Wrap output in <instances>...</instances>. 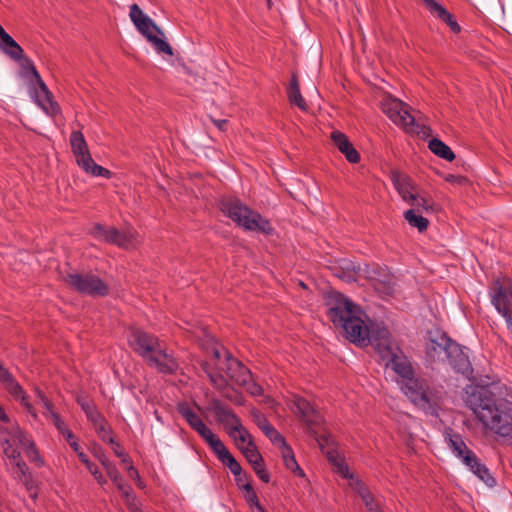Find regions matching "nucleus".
<instances>
[{
    "mask_svg": "<svg viewBox=\"0 0 512 512\" xmlns=\"http://www.w3.org/2000/svg\"><path fill=\"white\" fill-rule=\"evenodd\" d=\"M178 411L189 425L196 430L211 446L220 447V439L203 423L201 418L193 411V409L186 403L178 405Z\"/></svg>",
    "mask_w": 512,
    "mask_h": 512,
    "instance_id": "obj_18",
    "label": "nucleus"
},
{
    "mask_svg": "<svg viewBox=\"0 0 512 512\" xmlns=\"http://www.w3.org/2000/svg\"><path fill=\"white\" fill-rule=\"evenodd\" d=\"M422 2L432 15L446 22L452 31H460V26L453 19V16L442 5L437 3L435 0H422Z\"/></svg>",
    "mask_w": 512,
    "mask_h": 512,
    "instance_id": "obj_26",
    "label": "nucleus"
},
{
    "mask_svg": "<svg viewBox=\"0 0 512 512\" xmlns=\"http://www.w3.org/2000/svg\"><path fill=\"white\" fill-rule=\"evenodd\" d=\"M26 434L17 424L4 425L0 423V445L3 449V454L7 458H16L19 455V450L13 447V443L18 445L21 443L22 438H25Z\"/></svg>",
    "mask_w": 512,
    "mask_h": 512,
    "instance_id": "obj_17",
    "label": "nucleus"
},
{
    "mask_svg": "<svg viewBox=\"0 0 512 512\" xmlns=\"http://www.w3.org/2000/svg\"><path fill=\"white\" fill-rule=\"evenodd\" d=\"M200 333L203 334V336H205L207 338H210V334H209V332L207 331L206 328H201L200 329Z\"/></svg>",
    "mask_w": 512,
    "mask_h": 512,
    "instance_id": "obj_59",
    "label": "nucleus"
},
{
    "mask_svg": "<svg viewBox=\"0 0 512 512\" xmlns=\"http://www.w3.org/2000/svg\"><path fill=\"white\" fill-rule=\"evenodd\" d=\"M356 273L363 274L367 279L373 282L374 289L383 295L390 296L395 292V278L386 270L380 267H368L363 269L353 266Z\"/></svg>",
    "mask_w": 512,
    "mask_h": 512,
    "instance_id": "obj_15",
    "label": "nucleus"
},
{
    "mask_svg": "<svg viewBox=\"0 0 512 512\" xmlns=\"http://www.w3.org/2000/svg\"><path fill=\"white\" fill-rule=\"evenodd\" d=\"M383 112L398 126L408 132H415L414 117L409 113L408 107L399 99L391 95H385L381 101Z\"/></svg>",
    "mask_w": 512,
    "mask_h": 512,
    "instance_id": "obj_13",
    "label": "nucleus"
},
{
    "mask_svg": "<svg viewBox=\"0 0 512 512\" xmlns=\"http://www.w3.org/2000/svg\"><path fill=\"white\" fill-rule=\"evenodd\" d=\"M0 423L7 425L10 424V419L8 415L5 413L4 409L0 406Z\"/></svg>",
    "mask_w": 512,
    "mask_h": 512,
    "instance_id": "obj_48",
    "label": "nucleus"
},
{
    "mask_svg": "<svg viewBox=\"0 0 512 512\" xmlns=\"http://www.w3.org/2000/svg\"><path fill=\"white\" fill-rule=\"evenodd\" d=\"M90 473L94 476L95 479H97L99 476H101L102 474L99 472L97 466L90 471Z\"/></svg>",
    "mask_w": 512,
    "mask_h": 512,
    "instance_id": "obj_57",
    "label": "nucleus"
},
{
    "mask_svg": "<svg viewBox=\"0 0 512 512\" xmlns=\"http://www.w3.org/2000/svg\"><path fill=\"white\" fill-rule=\"evenodd\" d=\"M86 415L88 419L94 424V426H97L98 424L104 421L101 414L95 408L89 410V412H87Z\"/></svg>",
    "mask_w": 512,
    "mask_h": 512,
    "instance_id": "obj_43",
    "label": "nucleus"
},
{
    "mask_svg": "<svg viewBox=\"0 0 512 512\" xmlns=\"http://www.w3.org/2000/svg\"><path fill=\"white\" fill-rule=\"evenodd\" d=\"M119 492L121 493L128 509L130 511H136L137 500L136 497L131 494L129 487L124 483L123 479H119V482H115Z\"/></svg>",
    "mask_w": 512,
    "mask_h": 512,
    "instance_id": "obj_38",
    "label": "nucleus"
},
{
    "mask_svg": "<svg viewBox=\"0 0 512 512\" xmlns=\"http://www.w3.org/2000/svg\"><path fill=\"white\" fill-rule=\"evenodd\" d=\"M233 362L239 361L228 355L225 362L217 365L216 371L206 370L210 381L216 388H226L228 379L237 384V377L239 376L240 371L232 367Z\"/></svg>",
    "mask_w": 512,
    "mask_h": 512,
    "instance_id": "obj_19",
    "label": "nucleus"
},
{
    "mask_svg": "<svg viewBox=\"0 0 512 512\" xmlns=\"http://www.w3.org/2000/svg\"><path fill=\"white\" fill-rule=\"evenodd\" d=\"M296 413L299 415L301 420L312 429L313 426L317 425L320 420V416L314 406L309 401L302 397H297L294 401Z\"/></svg>",
    "mask_w": 512,
    "mask_h": 512,
    "instance_id": "obj_23",
    "label": "nucleus"
},
{
    "mask_svg": "<svg viewBox=\"0 0 512 512\" xmlns=\"http://www.w3.org/2000/svg\"><path fill=\"white\" fill-rule=\"evenodd\" d=\"M131 512H141V510H140V508H139L138 504L136 505V511H131Z\"/></svg>",
    "mask_w": 512,
    "mask_h": 512,
    "instance_id": "obj_63",
    "label": "nucleus"
},
{
    "mask_svg": "<svg viewBox=\"0 0 512 512\" xmlns=\"http://www.w3.org/2000/svg\"><path fill=\"white\" fill-rule=\"evenodd\" d=\"M221 210L245 230L271 234L272 227L259 213L251 210L240 200L226 198L221 201Z\"/></svg>",
    "mask_w": 512,
    "mask_h": 512,
    "instance_id": "obj_5",
    "label": "nucleus"
},
{
    "mask_svg": "<svg viewBox=\"0 0 512 512\" xmlns=\"http://www.w3.org/2000/svg\"><path fill=\"white\" fill-rule=\"evenodd\" d=\"M252 467L255 471V473L259 476V478L264 482H269V474L265 471V469L262 466V462H257V464H252Z\"/></svg>",
    "mask_w": 512,
    "mask_h": 512,
    "instance_id": "obj_40",
    "label": "nucleus"
},
{
    "mask_svg": "<svg viewBox=\"0 0 512 512\" xmlns=\"http://www.w3.org/2000/svg\"><path fill=\"white\" fill-rule=\"evenodd\" d=\"M211 120L219 130H221V131L226 130V126L228 124L227 119H215V118L211 117Z\"/></svg>",
    "mask_w": 512,
    "mask_h": 512,
    "instance_id": "obj_47",
    "label": "nucleus"
},
{
    "mask_svg": "<svg viewBox=\"0 0 512 512\" xmlns=\"http://www.w3.org/2000/svg\"><path fill=\"white\" fill-rule=\"evenodd\" d=\"M0 49L13 60H19L23 56L21 46L0 25Z\"/></svg>",
    "mask_w": 512,
    "mask_h": 512,
    "instance_id": "obj_28",
    "label": "nucleus"
},
{
    "mask_svg": "<svg viewBox=\"0 0 512 512\" xmlns=\"http://www.w3.org/2000/svg\"><path fill=\"white\" fill-rule=\"evenodd\" d=\"M391 181L402 200L411 207H417L418 211L422 207L425 213H432L436 210L434 202L419 191L418 186L409 175L394 170L391 172Z\"/></svg>",
    "mask_w": 512,
    "mask_h": 512,
    "instance_id": "obj_7",
    "label": "nucleus"
},
{
    "mask_svg": "<svg viewBox=\"0 0 512 512\" xmlns=\"http://www.w3.org/2000/svg\"><path fill=\"white\" fill-rule=\"evenodd\" d=\"M25 453L27 458L35 463L38 467H42L44 465L43 459L40 457L38 450L36 449L35 443L28 438L26 435L25 438H22L21 443L19 444Z\"/></svg>",
    "mask_w": 512,
    "mask_h": 512,
    "instance_id": "obj_35",
    "label": "nucleus"
},
{
    "mask_svg": "<svg viewBox=\"0 0 512 512\" xmlns=\"http://www.w3.org/2000/svg\"><path fill=\"white\" fill-rule=\"evenodd\" d=\"M0 382L5 389L17 400H19L25 407L26 411L32 415L34 419L37 418V414L33 406L27 401L25 393L16 381L14 376L0 364Z\"/></svg>",
    "mask_w": 512,
    "mask_h": 512,
    "instance_id": "obj_21",
    "label": "nucleus"
},
{
    "mask_svg": "<svg viewBox=\"0 0 512 512\" xmlns=\"http://www.w3.org/2000/svg\"><path fill=\"white\" fill-rule=\"evenodd\" d=\"M30 71L35 79L36 84L38 85V88H35L34 90L36 103L46 114L51 116L57 114L59 111V106L56 102L53 101L51 92L41 79L33 64H30Z\"/></svg>",
    "mask_w": 512,
    "mask_h": 512,
    "instance_id": "obj_20",
    "label": "nucleus"
},
{
    "mask_svg": "<svg viewBox=\"0 0 512 512\" xmlns=\"http://www.w3.org/2000/svg\"><path fill=\"white\" fill-rule=\"evenodd\" d=\"M12 465L16 468V478L22 481L28 490L32 489V481L30 475H28V467L26 463L21 459V454L16 458H8Z\"/></svg>",
    "mask_w": 512,
    "mask_h": 512,
    "instance_id": "obj_34",
    "label": "nucleus"
},
{
    "mask_svg": "<svg viewBox=\"0 0 512 512\" xmlns=\"http://www.w3.org/2000/svg\"><path fill=\"white\" fill-rule=\"evenodd\" d=\"M63 435L66 437V439L69 443L74 441V435L69 429Z\"/></svg>",
    "mask_w": 512,
    "mask_h": 512,
    "instance_id": "obj_54",
    "label": "nucleus"
},
{
    "mask_svg": "<svg viewBox=\"0 0 512 512\" xmlns=\"http://www.w3.org/2000/svg\"><path fill=\"white\" fill-rule=\"evenodd\" d=\"M429 148L435 155L447 161H452L455 159V154L450 149V147L439 139H432L429 142Z\"/></svg>",
    "mask_w": 512,
    "mask_h": 512,
    "instance_id": "obj_36",
    "label": "nucleus"
},
{
    "mask_svg": "<svg viewBox=\"0 0 512 512\" xmlns=\"http://www.w3.org/2000/svg\"><path fill=\"white\" fill-rule=\"evenodd\" d=\"M64 281L73 290L92 297L108 295V284L93 273H79L72 271L63 277Z\"/></svg>",
    "mask_w": 512,
    "mask_h": 512,
    "instance_id": "obj_9",
    "label": "nucleus"
},
{
    "mask_svg": "<svg viewBox=\"0 0 512 512\" xmlns=\"http://www.w3.org/2000/svg\"><path fill=\"white\" fill-rule=\"evenodd\" d=\"M37 397L45 409L44 415L46 417L51 418L53 424L61 434H65L68 428L66 427L64 421L60 418V416L53 410L52 403L41 391H37Z\"/></svg>",
    "mask_w": 512,
    "mask_h": 512,
    "instance_id": "obj_30",
    "label": "nucleus"
},
{
    "mask_svg": "<svg viewBox=\"0 0 512 512\" xmlns=\"http://www.w3.org/2000/svg\"><path fill=\"white\" fill-rule=\"evenodd\" d=\"M103 441H109L110 443H114L113 438L109 435V430L106 433H102L99 435Z\"/></svg>",
    "mask_w": 512,
    "mask_h": 512,
    "instance_id": "obj_52",
    "label": "nucleus"
},
{
    "mask_svg": "<svg viewBox=\"0 0 512 512\" xmlns=\"http://www.w3.org/2000/svg\"><path fill=\"white\" fill-rule=\"evenodd\" d=\"M454 343L455 341L441 331L431 332L426 343L427 357L433 362H444L450 352V347Z\"/></svg>",
    "mask_w": 512,
    "mask_h": 512,
    "instance_id": "obj_16",
    "label": "nucleus"
},
{
    "mask_svg": "<svg viewBox=\"0 0 512 512\" xmlns=\"http://www.w3.org/2000/svg\"><path fill=\"white\" fill-rule=\"evenodd\" d=\"M123 463L128 464V466L131 464L129 462V457L124 454V456H121Z\"/></svg>",
    "mask_w": 512,
    "mask_h": 512,
    "instance_id": "obj_60",
    "label": "nucleus"
},
{
    "mask_svg": "<svg viewBox=\"0 0 512 512\" xmlns=\"http://www.w3.org/2000/svg\"><path fill=\"white\" fill-rule=\"evenodd\" d=\"M77 401L85 414L94 408V404L87 397L79 396Z\"/></svg>",
    "mask_w": 512,
    "mask_h": 512,
    "instance_id": "obj_45",
    "label": "nucleus"
},
{
    "mask_svg": "<svg viewBox=\"0 0 512 512\" xmlns=\"http://www.w3.org/2000/svg\"><path fill=\"white\" fill-rule=\"evenodd\" d=\"M209 410L214 413L218 422L224 425L230 437L234 439L236 445L251 465L262 462V456L252 442L251 435L242 426L240 419L232 409L222 404L219 400H212Z\"/></svg>",
    "mask_w": 512,
    "mask_h": 512,
    "instance_id": "obj_4",
    "label": "nucleus"
},
{
    "mask_svg": "<svg viewBox=\"0 0 512 512\" xmlns=\"http://www.w3.org/2000/svg\"><path fill=\"white\" fill-rule=\"evenodd\" d=\"M328 459L334 466L335 471L344 478L350 479V487L361 497L369 512H380V506L367 487L358 479H355L349 472L348 466L336 455L327 452Z\"/></svg>",
    "mask_w": 512,
    "mask_h": 512,
    "instance_id": "obj_12",
    "label": "nucleus"
},
{
    "mask_svg": "<svg viewBox=\"0 0 512 512\" xmlns=\"http://www.w3.org/2000/svg\"><path fill=\"white\" fill-rule=\"evenodd\" d=\"M484 428L501 437H512V416L507 412L506 403L486 388H478L466 401Z\"/></svg>",
    "mask_w": 512,
    "mask_h": 512,
    "instance_id": "obj_2",
    "label": "nucleus"
},
{
    "mask_svg": "<svg viewBox=\"0 0 512 512\" xmlns=\"http://www.w3.org/2000/svg\"><path fill=\"white\" fill-rule=\"evenodd\" d=\"M255 424L263 431V433L275 444L284 445L282 435L269 423L266 417L258 412L253 413Z\"/></svg>",
    "mask_w": 512,
    "mask_h": 512,
    "instance_id": "obj_29",
    "label": "nucleus"
},
{
    "mask_svg": "<svg viewBox=\"0 0 512 512\" xmlns=\"http://www.w3.org/2000/svg\"><path fill=\"white\" fill-rule=\"evenodd\" d=\"M452 368L467 377L473 372L469 357L464 349L456 342L450 347V352L446 358Z\"/></svg>",
    "mask_w": 512,
    "mask_h": 512,
    "instance_id": "obj_22",
    "label": "nucleus"
},
{
    "mask_svg": "<svg viewBox=\"0 0 512 512\" xmlns=\"http://www.w3.org/2000/svg\"><path fill=\"white\" fill-rule=\"evenodd\" d=\"M448 444L457 457L461 458L466 466L487 486L493 487L495 479L490 475L485 465L480 463L477 456L467 448L466 444L458 434L448 436Z\"/></svg>",
    "mask_w": 512,
    "mask_h": 512,
    "instance_id": "obj_8",
    "label": "nucleus"
},
{
    "mask_svg": "<svg viewBox=\"0 0 512 512\" xmlns=\"http://www.w3.org/2000/svg\"><path fill=\"white\" fill-rule=\"evenodd\" d=\"M423 212L425 211L422 207H420L419 211L417 210V207H411L404 213L405 220L411 227L417 228L419 232L425 231L429 226L428 219L421 215Z\"/></svg>",
    "mask_w": 512,
    "mask_h": 512,
    "instance_id": "obj_32",
    "label": "nucleus"
},
{
    "mask_svg": "<svg viewBox=\"0 0 512 512\" xmlns=\"http://www.w3.org/2000/svg\"><path fill=\"white\" fill-rule=\"evenodd\" d=\"M252 467L255 471V473L259 476V478L264 482H269V474L265 471V469L262 466V462H257V464H252Z\"/></svg>",
    "mask_w": 512,
    "mask_h": 512,
    "instance_id": "obj_42",
    "label": "nucleus"
},
{
    "mask_svg": "<svg viewBox=\"0 0 512 512\" xmlns=\"http://www.w3.org/2000/svg\"><path fill=\"white\" fill-rule=\"evenodd\" d=\"M287 96L291 104L296 105L303 111L307 110V104L301 95L299 81L295 73L292 74L290 84L287 88Z\"/></svg>",
    "mask_w": 512,
    "mask_h": 512,
    "instance_id": "obj_31",
    "label": "nucleus"
},
{
    "mask_svg": "<svg viewBox=\"0 0 512 512\" xmlns=\"http://www.w3.org/2000/svg\"><path fill=\"white\" fill-rule=\"evenodd\" d=\"M127 470H128L129 476L132 479L137 480V478H139L138 471L134 468V466L132 464L127 466Z\"/></svg>",
    "mask_w": 512,
    "mask_h": 512,
    "instance_id": "obj_49",
    "label": "nucleus"
},
{
    "mask_svg": "<svg viewBox=\"0 0 512 512\" xmlns=\"http://www.w3.org/2000/svg\"><path fill=\"white\" fill-rule=\"evenodd\" d=\"M99 460L101 462V464L103 465L104 469L106 470L107 469V465H113L107 458H105L104 456H101L99 457Z\"/></svg>",
    "mask_w": 512,
    "mask_h": 512,
    "instance_id": "obj_53",
    "label": "nucleus"
},
{
    "mask_svg": "<svg viewBox=\"0 0 512 512\" xmlns=\"http://www.w3.org/2000/svg\"><path fill=\"white\" fill-rule=\"evenodd\" d=\"M252 467L255 471V473L259 476V478L264 482H269V474L265 471V469L262 466V462H257V464H252Z\"/></svg>",
    "mask_w": 512,
    "mask_h": 512,
    "instance_id": "obj_41",
    "label": "nucleus"
},
{
    "mask_svg": "<svg viewBox=\"0 0 512 512\" xmlns=\"http://www.w3.org/2000/svg\"><path fill=\"white\" fill-rule=\"evenodd\" d=\"M232 367L240 371L237 377V385L242 386L253 396H259L263 393L262 387L252 378V373L241 362H233Z\"/></svg>",
    "mask_w": 512,
    "mask_h": 512,
    "instance_id": "obj_24",
    "label": "nucleus"
},
{
    "mask_svg": "<svg viewBox=\"0 0 512 512\" xmlns=\"http://www.w3.org/2000/svg\"><path fill=\"white\" fill-rule=\"evenodd\" d=\"M70 144L77 164L93 176L110 177V171L95 163L89 152L87 143L80 131H73L70 136Z\"/></svg>",
    "mask_w": 512,
    "mask_h": 512,
    "instance_id": "obj_10",
    "label": "nucleus"
},
{
    "mask_svg": "<svg viewBox=\"0 0 512 512\" xmlns=\"http://www.w3.org/2000/svg\"><path fill=\"white\" fill-rule=\"evenodd\" d=\"M129 17L137 30L153 45L158 53L173 55L172 47L165 41V34L137 4L130 6Z\"/></svg>",
    "mask_w": 512,
    "mask_h": 512,
    "instance_id": "obj_6",
    "label": "nucleus"
},
{
    "mask_svg": "<svg viewBox=\"0 0 512 512\" xmlns=\"http://www.w3.org/2000/svg\"><path fill=\"white\" fill-rule=\"evenodd\" d=\"M71 447L74 449V451L78 454L80 451V447L76 441L70 442Z\"/></svg>",
    "mask_w": 512,
    "mask_h": 512,
    "instance_id": "obj_56",
    "label": "nucleus"
},
{
    "mask_svg": "<svg viewBox=\"0 0 512 512\" xmlns=\"http://www.w3.org/2000/svg\"><path fill=\"white\" fill-rule=\"evenodd\" d=\"M212 449L214 452L218 455L219 459L228 466L230 471L235 475L238 476L241 473V466L239 463L235 460V458L232 456V454L226 449L222 441L220 440V447L213 446Z\"/></svg>",
    "mask_w": 512,
    "mask_h": 512,
    "instance_id": "obj_33",
    "label": "nucleus"
},
{
    "mask_svg": "<svg viewBox=\"0 0 512 512\" xmlns=\"http://www.w3.org/2000/svg\"><path fill=\"white\" fill-rule=\"evenodd\" d=\"M331 139L339 151L345 155L346 159L351 163H358L360 161V154L353 147L347 136L340 131H333Z\"/></svg>",
    "mask_w": 512,
    "mask_h": 512,
    "instance_id": "obj_25",
    "label": "nucleus"
},
{
    "mask_svg": "<svg viewBox=\"0 0 512 512\" xmlns=\"http://www.w3.org/2000/svg\"><path fill=\"white\" fill-rule=\"evenodd\" d=\"M136 482H137V485H138L139 487H142V481H141L140 477H139V478H137Z\"/></svg>",
    "mask_w": 512,
    "mask_h": 512,
    "instance_id": "obj_62",
    "label": "nucleus"
},
{
    "mask_svg": "<svg viewBox=\"0 0 512 512\" xmlns=\"http://www.w3.org/2000/svg\"><path fill=\"white\" fill-rule=\"evenodd\" d=\"M89 232L98 241L113 243L124 249L134 248L139 243L138 234L132 228L120 232L113 227L94 224Z\"/></svg>",
    "mask_w": 512,
    "mask_h": 512,
    "instance_id": "obj_11",
    "label": "nucleus"
},
{
    "mask_svg": "<svg viewBox=\"0 0 512 512\" xmlns=\"http://www.w3.org/2000/svg\"><path fill=\"white\" fill-rule=\"evenodd\" d=\"M329 320L351 342L360 346L371 344L381 362L397 376L396 381L405 395L423 409L434 402L433 392L425 379L415 378L410 361L391 338L387 328L370 330L365 323V313L340 293H331L326 301Z\"/></svg>",
    "mask_w": 512,
    "mask_h": 512,
    "instance_id": "obj_1",
    "label": "nucleus"
},
{
    "mask_svg": "<svg viewBox=\"0 0 512 512\" xmlns=\"http://www.w3.org/2000/svg\"><path fill=\"white\" fill-rule=\"evenodd\" d=\"M213 354L215 356V358L219 359L220 358V352L218 349L214 348L213 349Z\"/></svg>",
    "mask_w": 512,
    "mask_h": 512,
    "instance_id": "obj_61",
    "label": "nucleus"
},
{
    "mask_svg": "<svg viewBox=\"0 0 512 512\" xmlns=\"http://www.w3.org/2000/svg\"><path fill=\"white\" fill-rule=\"evenodd\" d=\"M98 434H102V433H106V431L108 430L107 428V425L105 423V421L101 422L100 424H98L97 426H95Z\"/></svg>",
    "mask_w": 512,
    "mask_h": 512,
    "instance_id": "obj_50",
    "label": "nucleus"
},
{
    "mask_svg": "<svg viewBox=\"0 0 512 512\" xmlns=\"http://www.w3.org/2000/svg\"><path fill=\"white\" fill-rule=\"evenodd\" d=\"M108 477L115 483L119 482V479H121V475L119 471L117 470L115 465H107V469L105 470Z\"/></svg>",
    "mask_w": 512,
    "mask_h": 512,
    "instance_id": "obj_44",
    "label": "nucleus"
},
{
    "mask_svg": "<svg viewBox=\"0 0 512 512\" xmlns=\"http://www.w3.org/2000/svg\"><path fill=\"white\" fill-rule=\"evenodd\" d=\"M114 452L118 457L124 456V452L121 450V448L118 444H116V447L114 448Z\"/></svg>",
    "mask_w": 512,
    "mask_h": 512,
    "instance_id": "obj_55",
    "label": "nucleus"
},
{
    "mask_svg": "<svg viewBox=\"0 0 512 512\" xmlns=\"http://www.w3.org/2000/svg\"><path fill=\"white\" fill-rule=\"evenodd\" d=\"M279 446L281 448L282 458L286 468L292 471L293 473H301V469L294 457L292 449L286 444L285 441L284 445Z\"/></svg>",
    "mask_w": 512,
    "mask_h": 512,
    "instance_id": "obj_37",
    "label": "nucleus"
},
{
    "mask_svg": "<svg viewBox=\"0 0 512 512\" xmlns=\"http://www.w3.org/2000/svg\"><path fill=\"white\" fill-rule=\"evenodd\" d=\"M492 304L502 314L509 326H512V281L509 278L496 279L490 292Z\"/></svg>",
    "mask_w": 512,
    "mask_h": 512,
    "instance_id": "obj_14",
    "label": "nucleus"
},
{
    "mask_svg": "<svg viewBox=\"0 0 512 512\" xmlns=\"http://www.w3.org/2000/svg\"><path fill=\"white\" fill-rule=\"evenodd\" d=\"M422 2L432 15L446 22L452 31H460V26L453 19V16L442 5L437 3L435 0H422Z\"/></svg>",
    "mask_w": 512,
    "mask_h": 512,
    "instance_id": "obj_27",
    "label": "nucleus"
},
{
    "mask_svg": "<svg viewBox=\"0 0 512 512\" xmlns=\"http://www.w3.org/2000/svg\"><path fill=\"white\" fill-rule=\"evenodd\" d=\"M270 1H271V0H267L268 4H270Z\"/></svg>",
    "mask_w": 512,
    "mask_h": 512,
    "instance_id": "obj_64",
    "label": "nucleus"
},
{
    "mask_svg": "<svg viewBox=\"0 0 512 512\" xmlns=\"http://www.w3.org/2000/svg\"><path fill=\"white\" fill-rule=\"evenodd\" d=\"M244 489L246 491V500L249 503L250 507L254 509V512H265L263 507L260 505L258 497L253 490L252 486L247 483L244 486Z\"/></svg>",
    "mask_w": 512,
    "mask_h": 512,
    "instance_id": "obj_39",
    "label": "nucleus"
},
{
    "mask_svg": "<svg viewBox=\"0 0 512 512\" xmlns=\"http://www.w3.org/2000/svg\"><path fill=\"white\" fill-rule=\"evenodd\" d=\"M96 481L100 484V485H104L106 483V479L103 477V475L99 476Z\"/></svg>",
    "mask_w": 512,
    "mask_h": 512,
    "instance_id": "obj_58",
    "label": "nucleus"
},
{
    "mask_svg": "<svg viewBox=\"0 0 512 512\" xmlns=\"http://www.w3.org/2000/svg\"><path fill=\"white\" fill-rule=\"evenodd\" d=\"M128 343L137 354L159 372L173 373L178 369L177 360L166 351L157 337L133 328L128 335Z\"/></svg>",
    "mask_w": 512,
    "mask_h": 512,
    "instance_id": "obj_3",
    "label": "nucleus"
},
{
    "mask_svg": "<svg viewBox=\"0 0 512 512\" xmlns=\"http://www.w3.org/2000/svg\"><path fill=\"white\" fill-rule=\"evenodd\" d=\"M78 457L81 460V462L85 464V466L89 470V472L96 467V465L94 463L89 461L87 455L84 454L83 452H79Z\"/></svg>",
    "mask_w": 512,
    "mask_h": 512,
    "instance_id": "obj_46",
    "label": "nucleus"
},
{
    "mask_svg": "<svg viewBox=\"0 0 512 512\" xmlns=\"http://www.w3.org/2000/svg\"><path fill=\"white\" fill-rule=\"evenodd\" d=\"M317 441L319 443L320 448L324 450V446L329 445L330 437H322L321 439L317 438Z\"/></svg>",
    "mask_w": 512,
    "mask_h": 512,
    "instance_id": "obj_51",
    "label": "nucleus"
}]
</instances>
